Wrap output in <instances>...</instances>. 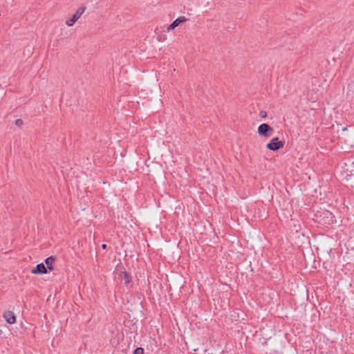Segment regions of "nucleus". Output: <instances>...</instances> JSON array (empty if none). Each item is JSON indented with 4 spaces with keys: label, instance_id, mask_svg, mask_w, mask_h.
<instances>
[{
    "label": "nucleus",
    "instance_id": "nucleus-10",
    "mask_svg": "<svg viewBox=\"0 0 354 354\" xmlns=\"http://www.w3.org/2000/svg\"><path fill=\"white\" fill-rule=\"evenodd\" d=\"M133 354H144V348L138 347L133 351Z\"/></svg>",
    "mask_w": 354,
    "mask_h": 354
},
{
    "label": "nucleus",
    "instance_id": "nucleus-13",
    "mask_svg": "<svg viewBox=\"0 0 354 354\" xmlns=\"http://www.w3.org/2000/svg\"><path fill=\"white\" fill-rule=\"evenodd\" d=\"M106 248H107V245L106 244H102V249L105 250V249H106Z\"/></svg>",
    "mask_w": 354,
    "mask_h": 354
},
{
    "label": "nucleus",
    "instance_id": "nucleus-3",
    "mask_svg": "<svg viewBox=\"0 0 354 354\" xmlns=\"http://www.w3.org/2000/svg\"><path fill=\"white\" fill-rule=\"evenodd\" d=\"M285 145V141L280 140L278 137L273 138L267 145L266 148L272 151H277L283 148Z\"/></svg>",
    "mask_w": 354,
    "mask_h": 354
},
{
    "label": "nucleus",
    "instance_id": "nucleus-7",
    "mask_svg": "<svg viewBox=\"0 0 354 354\" xmlns=\"http://www.w3.org/2000/svg\"><path fill=\"white\" fill-rule=\"evenodd\" d=\"M121 281H124L125 286H129L132 280L131 276L126 271L121 272L119 275Z\"/></svg>",
    "mask_w": 354,
    "mask_h": 354
},
{
    "label": "nucleus",
    "instance_id": "nucleus-1",
    "mask_svg": "<svg viewBox=\"0 0 354 354\" xmlns=\"http://www.w3.org/2000/svg\"><path fill=\"white\" fill-rule=\"evenodd\" d=\"M316 217L317 222L324 225H330L336 222L335 216L328 210L317 212Z\"/></svg>",
    "mask_w": 354,
    "mask_h": 354
},
{
    "label": "nucleus",
    "instance_id": "nucleus-11",
    "mask_svg": "<svg viewBox=\"0 0 354 354\" xmlns=\"http://www.w3.org/2000/svg\"><path fill=\"white\" fill-rule=\"evenodd\" d=\"M15 124L16 126H17L18 127H21L22 125L24 124V122L21 119H17L15 121Z\"/></svg>",
    "mask_w": 354,
    "mask_h": 354
},
{
    "label": "nucleus",
    "instance_id": "nucleus-9",
    "mask_svg": "<svg viewBox=\"0 0 354 354\" xmlns=\"http://www.w3.org/2000/svg\"><path fill=\"white\" fill-rule=\"evenodd\" d=\"M56 260V258L53 256H50L49 257H47L45 259V263L46 265V268H47V270H49L50 271H52L54 270L53 264Z\"/></svg>",
    "mask_w": 354,
    "mask_h": 354
},
{
    "label": "nucleus",
    "instance_id": "nucleus-5",
    "mask_svg": "<svg viewBox=\"0 0 354 354\" xmlns=\"http://www.w3.org/2000/svg\"><path fill=\"white\" fill-rule=\"evenodd\" d=\"M187 21V19L185 16H181L176 19L168 27L167 31L169 32L177 26H178L180 24L185 22Z\"/></svg>",
    "mask_w": 354,
    "mask_h": 354
},
{
    "label": "nucleus",
    "instance_id": "nucleus-6",
    "mask_svg": "<svg viewBox=\"0 0 354 354\" xmlns=\"http://www.w3.org/2000/svg\"><path fill=\"white\" fill-rule=\"evenodd\" d=\"M31 272L35 274H44L48 272L47 268L43 263L37 264L32 270Z\"/></svg>",
    "mask_w": 354,
    "mask_h": 354
},
{
    "label": "nucleus",
    "instance_id": "nucleus-4",
    "mask_svg": "<svg viewBox=\"0 0 354 354\" xmlns=\"http://www.w3.org/2000/svg\"><path fill=\"white\" fill-rule=\"evenodd\" d=\"M86 8L84 6L80 7L75 12V13L72 16V17L66 21V24L71 27L74 25V24L80 18L84 12Z\"/></svg>",
    "mask_w": 354,
    "mask_h": 354
},
{
    "label": "nucleus",
    "instance_id": "nucleus-2",
    "mask_svg": "<svg viewBox=\"0 0 354 354\" xmlns=\"http://www.w3.org/2000/svg\"><path fill=\"white\" fill-rule=\"evenodd\" d=\"M257 133L260 136L270 138L274 133V129L269 124L263 123L258 127Z\"/></svg>",
    "mask_w": 354,
    "mask_h": 354
},
{
    "label": "nucleus",
    "instance_id": "nucleus-12",
    "mask_svg": "<svg viewBox=\"0 0 354 354\" xmlns=\"http://www.w3.org/2000/svg\"><path fill=\"white\" fill-rule=\"evenodd\" d=\"M267 112L265 111H261L259 112V116L261 118H266L267 117Z\"/></svg>",
    "mask_w": 354,
    "mask_h": 354
},
{
    "label": "nucleus",
    "instance_id": "nucleus-8",
    "mask_svg": "<svg viewBox=\"0 0 354 354\" xmlns=\"http://www.w3.org/2000/svg\"><path fill=\"white\" fill-rule=\"evenodd\" d=\"M3 317L6 319V321L10 324H13L16 322V316L15 313L12 311H6L3 314Z\"/></svg>",
    "mask_w": 354,
    "mask_h": 354
}]
</instances>
